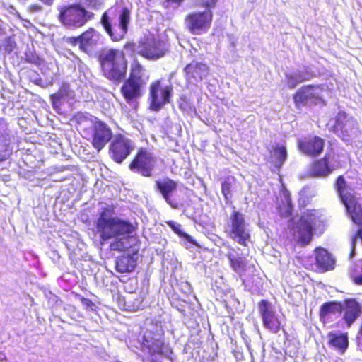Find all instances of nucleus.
Listing matches in <instances>:
<instances>
[{
  "label": "nucleus",
  "instance_id": "nucleus-1",
  "mask_svg": "<svg viewBox=\"0 0 362 362\" xmlns=\"http://www.w3.org/2000/svg\"><path fill=\"white\" fill-rule=\"evenodd\" d=\"M115 208L113 204L103 207L95 221L96 233L99 235L101 243L119 236L131 234L136 229L131 222L113 217Z\"/></svg>",
  "mask_w": 362,
  "mask_h": 362
},
{
  "label": "nucleus",
  "instance_id": "nucleus-2",
  "mask_svg": "<svg viewBox=\"0 0 362 362\" xmlns=\"http://www.w3.org/2000/svg\"><path fill=\"white\" fill-rule=\"evenodd\" d=\"M131 11L128 7L115 4L105 11L101 16V25L113 42L123 40L128 32Z\"/></svg>",
  "mask_w": 362,
  "mask_h": 362
},
{
  "label": "nucleus",
  "instance_id": "nucleus-3",
  "mask_svg": "<svg viewBox=\"0 0 362 362\" xmlns=\"http://www.w3.org/2000/svg\"><path fill=\"white\" fill-rule=\"evenodd\" d=\"M141 351L146 355L142 358L143 362H158L162 357L173 360V350L165 341V333L161 327L155 326L144 332Z\"/></svg>",
  "mask_w": 362,
  "mask_h": 362
},
{
  "label": "nucleus",
  "instance_id": "nucleus-4",
  "mask_svg": "<svg viewBox=\"0 0 362 362\" xmlns=\"http://www.w3.org/2000/svg\"><path fill=\"white\" fill-rule=\"evenodd\" d=\"M98 61L101 74L105 78L117 83L125 78L128 61L123 50L115 48L102 50Z\"/></svg>",
  "mask_w": 362,
  "mask_h": 362
},
{
  "label": "nucleus",
  "instance_id": "nucleus-5",
  "mask_svg": "<svg viewBox=\"0 0 362 362\" xmlns=\"http://www.w3.org/2000/svg\"><path fill=\"white\" fill-rule=\"evenodd\" d=\"M218 1V0H200V6L205 9L191 11L185 16L184 24L190 34L203 35L210 30L214 17L211 9L216 6Z\"/></svg>",
  "mask_w": 362,
  "mask_h": 362
},
{
  "label": "nucleus",
  "instance_id": "nucleus-6",
  "mask_svg": "<svg viewBox=\"0 0 362 362\" xmlns=\"http://www.w3.org/2000/svg\"><path fill=\"white\" fill-rule=\"evenodd\" d=\"M146 70L141 64L134 59L130 67V72L121 88L120 93L128 104L136 102L141 97L144 86L149 76L145 75Z\"/></svg>",
  "mask_w": 362,
  "mask_h": 362
},
{
  "label": "nucleus",
  "instance_id": "nucleus-7",
  "mask_svg": "<svg viewBox=\"0 0 362 362\" xmlns=\"http://www.w3.org/2000/svg\"><path fill=\"white\" fill-rule=\"evenodd\" d=\"M336 192L345 206L347 215L352 222L362 226V202L354 189L349 187L343 175H339L334 182Z\"/></svg>",
  "mask_w": 362,
  "mask_h": 362
},
{
  "label": "nucleus",
  "instance_id": "nucleus-8",
  "mask_svg": "<svg viewBox=\"0 0 362 362\" xmlns=\"http://www.w3.org/2000/svg\"><path fill=\"white\" fill-rule=\"evenodd\" d=\"M317 219L316 211L308 209L301 215L296 226L292 228V234L298 237L297 241L301 246H306L311 242Z\"/></svg>",
  "mask_w": 362,
  "mask_h": 362
},
{
  "label": "nucleus",
  "instance_id": "nucleus-9",
  "mask_svg": "<svg viewBox=\"0 0 362 362\" xmlns=\"http://www.w3.org/2000/svg\"><path fill=\"white\" fill-rule=\"evenodd\" d=\"M156 158L152 152L146 148L138 149L136 154L129 163V169L145 177L153 175L155 169Z\"/></svg>",
  "mask_w": 362,
  "mask_h": 362
},
{
  "label": "nucleus",
  "instance_id": "nucleus-10",
  "mask_svg": "<svg viewBox=\"0 0 362 362\" xmlns=\"http://www.w3.org/2000/svg\"><path fill=\"white\" fill-rule=\"evenodd\" d=\"M177 182L168 177L155 182L156 190L173 209H179L184 206V197L177 194Z\"/></svg>",
  "mask_w": 362,
  "mask_h": 362
},
{
  "label": "nucleus",
  "instance_id": "nucleus-11",
  "mask_svg": "<svg viewBox=\"0 0 362 362\" xmlns=\"http://www.w3.org/2000/svg\"><path fill=\"white\" fill-rule=\"evenodd\" d=\"M226 233L229 238L236 240L243 246H247L250 235L246 228L245 218L243 213L238 211H232Z\"/></svg>",
  "mask_w": 362,
  "mask_h": 362
},
{
  "label": "nucleus",
  "instance_id": "nucleus-12",
  "mask_svg": "<svg viewBox=\"0 0 362 362\" xmlns=\"http://www.w3.org/2000/svg\"><path fill=\"white\" fill-rule=\"evenodd\" d=\"M333 120L331 131L344 141H349L352 135L359 132L357 121L344 111H339Z\"/></svg>",
  "mask_w": 362,
  "mask_h": 362
},
{
  "label": "nucleus",
  "instance_id": "nucleus-13",
  "mask_svg": "<svg viewBox=\"0 0 362 362\" xmlns=\"http://www.w3.org/2000/svg\"><path fill=\"white\" fill-rule=\"evenodd\" d=\"M138 54L148 60H157L169 52L165 43L155 37H146L139 42Z\"/></svg>",
  "mask_w": 362,
  "mask_h": 362
},
{
  "label": "nucleus",
  "instance_id": "nucleus-14",
  "mask_svg": "<svg viewBox=\"0 0 362 362\" xmlns=\"http://www.w3.org/2000/svg\"><path fill=\"white\" fill-rule=\"evenodd\" d=\"M173 92L171 86H161V80L153 81L149 86L150 107L153 111H159L165 104L170 102Z\"/></svg>",
  "mask_w": 362,
  "mask_h": 362
},
{
  "label": "nucleus",
  "instance_id": "nucleus-15",
  "mask_svg": "<svg viewBox=\"0 0 362 362\" xmlns=\"http://www.w3.org/2000/svg\"><path fill=\"white\" fill-rule=\"evenodd\" d=\"M318 89H322L321 86L309 84L301 86L293 95L295 107L300 110L303 107L315 105L321 100Z\"/></svg>",
  "mask_w": 362,
  "mask_h": 362
},
{
  "label": "nucleus",
  "instance_id": "nucleus-16",
  "mask_svg": "<svg viewBox=\"0 0 362 362\" xmlns=\"http://www.w3.org/2000/svg\"><path fill=\"white\" fill-rule=\"evenodd\" d=\"M59 17L62 23L66 25L79 28L93 17V14L88 12L80 6L74 5L66 8L60 12Z\"/></svg>",
  "mask_w": 362,
  "mask_h": 362
},
{
  "label": "nucleus",
  "instance_id": "nucleus-17",
  "mask_svg": "<svg viewBox=\"0 0 362 362\" xmlns=\"http://www.w3.org/2000/svg\"><path fill=\"white\" fill-rule=\"evenodd\" d=\"M134 150L132 141L121 134H117L109 146L110 157L117 163H122Z\"/></svg>",
  "mask_w": 362,
  "mask_h": 362
},
{
  "label": "nucleus",
  "instance_id": "nucleus-18",
  "mask_svg": "<svg viewBox=\"0 0 362 362\" xmlns=\"http://www.w3.org/2000/svg\"><path fill=\"white\" fill-rule=\"evenodd\" d=\"M258 307L264 327L274 334L278 333L281 329V322L272 303L262 299L258 303Z\"/></svg>",
  "mask_w": 362,
  "mask_h": 362
},
{
  "label": "nucleus",
  "instance_id": "nucleus-19",
  "mask_svg": "<svg viewBox=\"0 0 362 362\" xmlns=\"http://www.w3.org/2000/svg\"><path fill=\"white\" fill-rule=\"evenodd\" d=\"M325 144V139L322 137L310 135L299 139L297 147L303 154L310 158H316L323 152Z\"/></svg>",
  "mask_w": 362,
  "mask_h": 362
},
{
  "label": "nucleus",
  "instance_id": "nucleus-20",
  "mask_svg": "<svg viewBox=\"0 0 362 362\" xmlns=\"http://www.w3.org/2000/svg\"><path fill=\"white\" fill-rule=\"evenodd\" d=\"M91 144L93 147L100 151L112 137L111 128L104 122L97 119L93 124Z\"/></svg>",
  "mask_w": 362,
  "mask_h": 362
},
{
  "label": "nucleus",
  "instance_id": "nucleus-21",
  "mask_svg": "<svg viewBox=\"0 0 362 362\" xmlns=\"http://www.w3.org/2000/svg\"><path fill=\"white\" fill-rule=\"evenodd\" d=\"M183 72L187 82L198 83L208 76L209 67L204 62L193 60L185 66Z\"/></svg>",
  "mask_w": 362,
  "mask_h": 362
},
{
  "label": "nucleus",
  "instance_id": "nucleus-22",
  "mask_svg": "<svg viewBox=\"0 0 362 362\" xmlns=\"http://www.w3.org/2000/svg\"><path fill=\"white\" fill-rule=\"evenodd\" d=\"M316 74L309 67H304L302 70H297L293 73H287L285 75L286 86L289 89L295 88L298 84L310 81Z\"/></svg>",
  "mask_w": 362,
  "mask_h": 362
},
{
  "label": "nucleus",
  "instance_id": "nucleus-23",
  "mask_svg": "<svg viewBox=\"0 0 362 362\" xmlns=\"http://www.w3.org/2000/svg\"><path fill=\"white\" fill-rule=\"evenodd\" d=\"M330 154L327 153L323 158L315 160L310 165V175L316 177H325L331 174L333 168L330 164Z\"/></svg>",
  "mask_w": 362,
  "mask_h": 362
},
{
  "label": "nucleus",
  "instance_id": "nucleus-24",
  "mask_svg": "<svg viewBox=\"0 0 362 362\" xmlns=\"http://www.w3.org/2000/svg\"><path fill=\"white\" fill-rule=\"evenodd\" d=\"M343 310L344 312L343 318L347 327H350L360 316L361 306L356 299L348 298L344 302Z\"/></svg>",
  "mask_w": 362,
  "mask_h": 362
},
{
  "label": "nucleus",
  "instance_id": "nucleus-25",
  "mask_svg": "<svg viewBox=\"0 0 362 362\" xmlns=\"http://www.w3.org/2000/svg\"><path fill=\"white\" fill-rule=\"evenodd\" d=\"M101 34L93 28H89L81 35V49L86 53L91 52L99 44Z\"/></svg>",
  "mask_w": 362,
  "mask_h": 362
},
{
  "label": "nucleus",
  "instance_id": "nucleus-26",
  "mask_svg": "<svg viewBox=\"0 0 362 362\" xmlns=\"http://www.w3.org/2000/svg\"><path fill=\"white\" fill-rule=\"evenodd\" d=\"M134 254H122L115 259V270L121 274L131 273L137 266V257Z\"/></svg>",
  "mask_w": 362,
  "mask_h": 362
},
{
  "label": "nucleus",
  "instance_id": "nucleus-27",
  "mask_svg": "<svg viewBox=\"0 0 362 362\" xmlns=\"http://www.w3.org/2000/svg\"><path fill=\"white\" fill-rule=\"evenodd\" d=\"M315 259L317 267L324 271L332 270L334 268L335 260L331 254L323 248L317 250Z\"/></svg>",
  "mask_w": 362,
  "mask_h": 362
},
{
  "label": "nucleus",
  "instance_id": "nucleus-28",
  "mask_svg": "<svg viewBox=\"0 0 362 362\" xmlns=\"http://www.w3.org/2000/svg\"><path fill=\"white\" fill-rule=\"evenodd\" d=\"M328 344L329 345L338 350L340 353H344L346 350L349 341L346 334H337L334 332H329L327 334Z\"/></svg>",
  "mask_w": 362,
  "mask_h": 362
},
{
  "label": "nucleus",
  "instance_id": "nucleus-29",
  "mask_svg": "<svg viewBox=\"0 0 362 362\" xmlns=\"http://www.w3.org/2000/svg\"><path fill=\"white\" fill-rule=\"evenodd\" d=\"M69 97V87L68 85H63L50 95L54 109L59 112L62 105L67 101Z\"/></svg>",
  "mask_w": 362,
  "mask_h": 362
},
{
  "label": "nucleus",
  "instance_id": "nucleus-30",
  "mask_svg": "<svg viewBox=\"0 0 362 362\" xmlns=\"http://www.w3.org/2000/svg\"><path fill=\"white\" fill-rule=\"evenodd\" d=\"M343 311V305L340 302L329 301L322 304L319 310L320 319H325L330 314H341Z\"/></svg>",
  "mask_w": 362,
  "mask_h": 362
},
{
  "label": "nucleus",
  "instance_id": "nucleus-31",
  "mask_svg": "<svg viewBox=\"0 0 362 362\" xmlns=\"http://www.w3.org/2000/svg\"><path fill=\"white\" fill-rule=\"evenodd\" d=\"M226 257L229 261L230 267L234 272L242 274L247 269V260L245 257L242 255L235 257L234 254L228 252L226 254Z\"/></svg>",
  "mask_w": 362,
  "mask_h": 362
},
{
  "label": "nucleus",
  "instance_id": "nucleus-32",
  "mask_svg": "<svg viewBox=\"0 0 362 362\" xmlns=\"http://www.w3.org/2000/svg\"><path fill=\"white\" fill-rule=\"evenodd\" d=\"M272 163L280 168L285 162L287 158V150L285 146H276L270 151Z\"/></svg>",
  "mask_w": 362,
  "mask_h": 362
},
{
  "label": "nucleus",
  "instance_id": "nucleus-33",
  "mask_svg": "<svg viewBox=\"0 0 362 362\" xmlns=\"http://www.w3.org/2000/svg\"><path fill=\"white\" fill-rule=\"evenodd\" d=\"M166 223L179 237L185 238L189 243L195 246H199L197 242L191 235L182 230V226L180 224L172 220L168 221Z\"/></svg>",
  "mask_w": 362,
  "mask_h": 362
},
{
  "label": "nucleus",
  "instance_id": "nucleus-34",
  "mask_svg": "<svg viewBox=\"0 0 362 362\" xmlns=\"http://www.w3.org/2000/svg\"><path fill=\"white\" fill-rule=\"evenodd\" d=\"M235 181V177L228 176L221 183V192L226 202L232 197V189Z\"/></svg>",
  "mask_w": 362,
  "mask_h": 362
},
{
  "label": "nucleus",
  "instance_id": "nucleus-35",
  "mask_svg": "<svg viewBox=\"0 0 362 362\" xmlns=\"http://www.w3.org/2000/svg\"><path fill=\"white\" fill-rule=\"evenodd\" d=\"M128 241L129 238L127 237L115 238V240L110 245V249L115 251H124L128 248Z\"/></svg>",
  "mask_w": 362,
  "mask_h": 362
},
{
  "label": "nucleus",
  "instance_id": "nucleus-36",
  "mask_svg": "<svg viewBox=\"0 0 362 362\" xmlns=\"http://www.w3.org/2000/svg\"><path fill=\"white\" fill-rule=\"evenodd\" d=\"M281 218H288L292 216L293 204L289 195L286 197V203L279 207Z\"/></svg>",
  "mask_w": 362,
  "mask_h": 362
},
{
  "label": "nucleus",
  "instance_id": "nucleus-37",
  "mask_svg": "<svg viewBox=\"0 0 362 362\" xmlns=\"http://www.w3.org/2000/svg\"><path fill=\"white\" fill-rule=\"evenodd\" d=\"M178 106L182 111L188 110L191 108L190 100L186 95H182L180 96L178 99Z\"/></svg>",
  "mask_w": 362,
  "mask_h": 362
},
{
  "label": "nucleus",
  "instance_id": "nucleus-38",
  "mask_svg": "<svg viewBox=\"0 0 362 362\" xmlns=\"http://www.w3.org/2000/svg\"><path fill=\"white\" fill-rule=\"evenodd\" d=\"M11 153V149L9 148L8 144L0 146V162L8 159Z\"/></svg>",
  "mask_w": 362,
  "mask_h": 362
},
{
  "label": "nucleus",
  "instance_id": "nucleus-39",
  "mask_svg": "<svg viewBox=\"0 0 362 362\" xmlns=\"http://www.w3.org/2000/svg\"><path fill=\"white\" fill-rule=\"evenodd\" d=\"M64 40L74 47L79 43V46L81 47V35L78 37H64Z\"/></svg>",
  "mask_w": 362,
  "mask_h": 362
},
{
  "label": "nucleus",
  "instance_id": "nucleus-40",
  "mask_svg": "<svg viewBox=\"0 0 362 362\" xmlns=\"http://www.w3.org/2000/svg\"><path fill=\"white\" fill-rule=\"evenodd\" d=\"M80 301L81 302V303L86 308H89L90 310H93L94 308L95 307V303L89 298H87L85 297L81 298Z\"/></svg>",
  "mask_w": 362,
  "mask_h": 362
},
{
  "label": "nucleus",
  "instance_id": "nucleus-41",
  "mask_svg": "<svg viewBox=\"0 0 362 362\" xmlns=\"http://www.w3.org/2000/svg\"><path fill=\"white\" fill-rule=\"evenodd\" d=\"M74 121L77 123V124H81L84 121H86L88 119L86 115H84L82 113H78L77 115H76L74 117Z\"/></svg>",
  "mask_w": 362,
  "mask_h": 362
},
{
  "label": "nucleus",
  "instance_id": "nucleus-42",
  "mask_svg": "<svg viewBox=\"0 0 362 362\" xmlns=\"http://www.w3.org/2000/svg\"><path fill=\"white\" fill-rule=\"evenodd\" d=\"M352 281L356 285H362V273L361 274L355 275L352 277Z\"/></svg>",
  "mask_w": 362,
  "mask_h": 362
},
{
  "label": "nucleus",
  "instance_id": "nucleus-43",
  "mask_svg": "<svg viewBox=\"0 0 362 362\" xmlns=\"http://www.w3.org/2000/svg\"><path fill=\"white\" fill-rule=\"evenodd\" d=\"M74 296L76 298H78L79 300H80V298H84L83 296H82L81 295H80L79 293H74L73 292L72 293Z\"/></svg>",
  "mask_w": 362,
  "mask_h": 362
},
{
  "label": "nucleus",
  "instance_id": "nucleus-44",
  "mask_svg": "<svg viewBox=\"0 0 362 362\" xmlns=\"http://www.w3.org/2000/svg\"><path fill=\"white\" fill-rule=\"evenodd\" d=\"M329 362H343L341 358H333L329 361Z\"/></svg>",
  "mask_w": 362,
  "mask_h": 362
},
{
  "label": "nucleus",
  "instance_id": "nucleus-45",
  "mask_svg": "<svg viewBox=\"0 0 362 362\" xmlns=\"http://www.w3.org/2000/svg\"><path fill=\"white\" fill-rule=\"evenodd\" d=\"M184 0H168V1L173 2V3H180L183 1Z\"/></svg>",
  "mask_w": 362,
  "mask_h": 362
},
{
  "label": "nucleus",
  "instance_id": "nucleus-46",
  "mask_svg": "<svg viewBox=\"0 0 362 362\" xmlns=\"http://www.w3.org/2000/svg\"><path fill=\"white\" fill-rule=\"evenodd\" d=\"M68 169H70L69 167L68 166H63L61 169V170H68Z\"/></svg>",
  "mask_w": 362,
  "mask_h": 362
},
{
  "label": "nucleus",
  "instance_id": "nucleus-47",
  "mask_svg": "<svg viewBox=\"0 0 362 362\" xmlns=\"http://www.w3.org/2000/svg\"><path fill=\"white\" fill-rule=\"evenodd\" d=\"M355 253V250L353 251V247H351V254H350V256L352 257Z\"/></svg>",
  "mask_w": 362,
  "mask_h": 362
},
{
  "label": "nucleus",
  "instance_id": "nucleus-48",
  "mask_svg": "<svg viewBox=\"0 0 362 362\" xmlns=\"http://www.w3.org/2000/svg\"><path fill=\"white\" fill-rule=\"evenodd\" d=\"M47 4H50V3L49 2V0H47Z\"/></svg>",
  "mask_w": 362,
  "mask_h": 362
},
{
  "label": "nucleus",
  "instance_id": "nucleus-49",
  "mask_svg": "<svg viewBox=\"0 0 362 362\" xmlns=\"http://www.w3.org/2000/svg\"><path fill=\"white\" fill-rule=\"evenodd\" d=\"M158 362H162L160 359L158 360Z\"/></svg>",
  "mask_w": 362,
  "mask_h": 362
},
{
  "label": "nucleus",
  "instance_id": "nucleus-50",
  "mask_svg": "<svg viewBox=\"0 0 362 362\" xmlns=\"http://www.w3.org/2000/svg\"><path fill=\"white\" fill-rule=\"evenodd\" d=\"M42 1H44L45 0H41Z\"/></svg>",
  "mask_w": 362,
  "mask_h": 362
}]
</instances>
